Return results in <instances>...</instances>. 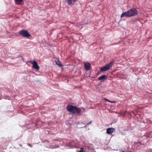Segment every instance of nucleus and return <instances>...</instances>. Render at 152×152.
<instances>
[{
  "instance_id": "obj_8",
  "label": "nucleus",
  "mask_w": 152,
  "mask_h": 152,
  "mask_svg": "<svg viewBox=\"0 0 152 152\" xmlns=\"http://www.w3.org/2000/svg\"><path fill=\"white\" fill-rule=\"evenodd\" d=\"M106 78L107 77L106 75H103L98 77V80H104L106 79Z\"/></svg>"
},
{
  "instance_id": "obj_1",
  "label": "nucleus",
  "mask_w": 152,
  "mask_h": 152,
  "mask_svg": "<svg viewBox=\"0 0 152 152\" xmlns=\"http://www.w3.org/2000/svg\"><path fill=\"white\" fill-rule=\"evenodd\" d=\"M138 13L137 10L135 8H132L126 12H123L121 14V17H131L136 15Z\"/></svg>"
},
{
  "instance_id": "obj_6",
  "label": "nucleus",
  "mask_w": 152,
  "mask_h": 152,
  "mask_svg": "<svg viewBox=\"0 0 152 152\" xmlns=\"http://www.w3.org/2000/svg\"><path fill=\"white\" fill-rule=\"evenodd\" d=\"M115 132V129L113 127L109 128L107 129L106 132L108 134H110Z\"/></svg>"
},
{
  "instance_id": "obj_3",
  "label": "nucleus",
  "mask_w": 152,
  "mask_h": 152,
  "mask_svg": "<svg viewBox=\"0 0 152 152\" xmlns=\"http://www.w3.org/2000/svg\"><path fill=\"white\" fill-rule=\"evenodd\" d=\"M19 33L20 35L24 37H28L31 36L28 31L25 30H22L20 31H19Z\"/></svg>"
},
{
  "instance_id": "obj_5",
  "label": "nucleus",
  "mask_w": 152,
  "mask_h": 152,
  "mask_svg": "<svg viewBox=\"0 0 152 152\" xmlns=\"http://www.w3.org/2000/svg\"><path fill=\"white\" fill-rule=\"evenodd\" d=\"M85 69L86 70H89L91 68V65L90 63L88 62H84Z\"/></svg>"
},
{
  "instance_id": "obj_13",
  "label": "nucleus",
  "mask_w": 152,
  "mask_h": 152,
  "mask_svg": "<svg viewBox=\"0 0 152 152\" xmlns=\"http://www.w3.org/2000/svg\"><path fill=\"white\" fill-rule=\"evenodd\" d=\"M84 148H80V149L79 151H78L77 152H85V151H84Z\"/></svg>"
},
{
  "instance_id": "obj_10",
  "label": "nucleus",
  "mask_w": 152,
  "mask_h": 152,
  "mask_svg": "<svg viewBox=\"0 0 152 152\" xmlns=\"http://www.w3.org/2000/svg\"><path fill=\"white\" fill-rule=\"evenodd\" d=\"M66 2L69 5H71L72 3V0H65Z\"/></svg>"
},
{
  "instance_id": "obj_24",
  "label": "nucleus",
  "mask_w": 152,
  "mask_h": 152,
  "mask_svg": "<svg viewBox=\"0 0 152 152\" xmlns=\"http://www.w3.org/2000/svg\"><path fill=\"white\" fill-rule=\"evenodd\" d=\"M123 152H125L124 151Z\"/></svg>"
},
{
  "instance_id": "obj_12",
  "label": "nucleus",
  "mask_w": 152,
  "mask_h": 152,
  "mask_svg": "<svg viewBox=\"0 0 152 152\" xmlns=\"http://www.w3.org/2000/svg\"><path fill=\"white\" fill-rule=\"evenodd\" d=\"M56 63L57 65L59 66H63V65L61 64L60 61H56Z\"/></svg>"
},
{
  "instance_id": "obj_19",
  "label": "nucleus",
  "mask_w": 152,
  "mask_h": 152,
  "mask_svg": "<svg viewBox=\"0 0 152 152\" xmlns=\"http://www.w3.org/2000/svg\"><path fill=\"white\" fill-rule=\"evenodd\" d=\"M83 124L84 125L85 124L83 122H81V123H77V124Z\"/></svg>"
},
{
  "instance_id": "obj_16",
  "label": "nucleus",
  "mask_w": 152,
  "mask_h": 152,
  "mask_svg": "<svg viewBox=\"0 0 152 152\" xmlns=\"http://www.w3.org/2000/svg\"><path fill=\"white\" fill-rule=\"evenodd\" d=\"M92 122V121H90L87 124V125H88L89 124H91Z\"/></svg>"
},
{
  "instance_id": "obj_18",
  "label": "nucleus",
  "mask_w": 152,
  "mask_h": 152,
  "mask_svg": "<svg viewBox=\"0 0 152 152\" xmlns=\"http://www.w3.org/2000/svg\"><path fill=\"white\" fill-rule=\"evenodd\" d=\"M72 0V2L74 3H75L76 2H77V1L78 0Z\"/></svg>"
},
{
  "instance_id": "obj_17",
  "label": "nucleus",
  "mask_w": 152,
  "mask_h": 152,
  "mask_svg": "<svg viewBox=\"0 0 152 152\" xmlns=\"http://www.w3.org/2000/svg\"><path fill=\"white\" fill-rule=\"evenodd\" d=\"M27 145L28 146H30L31 147H32V145L29 143H27Z\"/></svg>"
},
{
  "instance_id": "obj_22",
  "label": "nucleus",
  "mask_w": 152,
  "mask_h": 152,
  "mask_svg": "<svg viewBox=\"0 0 152 152\" xmlns=\"http://www.w3.org/2000/svg\"><path fill=\"white\" fill-rule=\"evenodd\" d=\"M19 145H20V146H21V147H22V145H21V144H19Z\"/></svg>"
},
{
  "instance_id": "obj_21",
  "label": "nucleus",
  "mask_w": 152,
  "mask_h": 152,
  "mask_svg": "<svg viewBox=\"0 0 152 152\" xmlns=\"http://www.w3.org/2000/svg\"><path fill=\"white\" fill-rule=\"evenodd\" d=\"M2 148L3 149H6V148L5 147H3Z\"/></svg>"
},
{
  "instance_id": "obj_9",
  "label": "nucleus",
  "mask_w": 152,
  "mask_h": 152,
  "mask_svg": "<svg viewBox=\"0 0 152 152\" xmlns=\"http://www.w3.org/2000/svg\"><path fill=\"white\" fill-rule=\"evenodd\" d=\"M108 70H109L108 68L105 65L104 66L102 67L100 69L101 72H105Z\"/></svg>"
},
{
  "instance_id": "obj_15",
  "label": "nucleus",
  "mask_w": 152,
  "mask_h": 152,
  "mask_svg": "<svg viewBox=\"0 0 152 152\" xmlns=\"http://www.w3.org/2000/svg\"><path fill=\"white\" fill-rule=\"evenodd\" d=\"M104 99L105 100H106L108 102H109L112 103H113L114 102H112V101H110L109 100H108L106 99Z\"/></svg>"
},
{
  "instance_id": "obj_11",
  "label": "nucleus",
  "mask_w": 152,
  "mask_h": 152,
  "mask_svg": "<svg viewBox=\"0 0 152 152\" xmlns=\"http://www.w3.org/2000/svg\"><path fill=\"white\" fill-rule=\"evenodd\" d=\"M85 148L89 150H91L92 148V147L91 145H88L85 146Z\"/></svg>"
},
{
  "instance_id": "obj_14",
  "label": "nucleus",
  "mask_w": 152,
  "mask_h": 152,
  "mask_svg": "<svg viewBox=\"0 0 152 152\" xmlns=\"http://www.w3.org/2000/svg\"><path fill=\"white\" fill-rule=\"evenodd\" d=\"M15 2H21L23 1V0H15Z\"/></svg>"
},
{
  "instance_id": "obj_4",
  "label": "nucleus",
  "mask_w": 152,
  "mask_h": 152,
  "mask_svg": "<svg viewBox=\"0 0 152 152\" xmlns=\"http://www.w3.org/2000/svg\"><path fill=\"white\" fill-rule=\"evenodd\" d=\"M31 63L33 64L32 68L37 70H38L39 68V66L37 64V63L34 60L33 61H31Z\"/></svg>"
},
{
  "instance_id": "obj_2",
  "label": "nucleus",
  "mask_w": 152,
  "mask_h": 152,
  "mask_svg": "<svg viewBox=\"0 0 152 152\" xmlns=\"http://www.w3.org/2000/svg\"><path fill=\"white\" fill-rule=\"evenodd\" d=\"M66 109L68 111L72 114H78L81 111L80 108L70 105L67 106Z\"/></svg>"
},
{
  "instance_id": "obj_7",
  "label": "nucleus",
  "mask_w": 152,
  "mask_h": 152,
  "mask_svg": "<svg viewBox=\"0 0 152 152\" xmlns=\"http://www.w3.org/2000/svg\"><path fill=\"white\" fill-rule=\"evenodd\" d=\"M114 62L110 61L109 63L107 64L106 65V66L109 69H110V68H111L113 66L114 64Z\"/></svg>"
},
{
  "instance_id": "obj_23",
  "label": "nucleus",
  "mask_w": 152,
  "mask_h": 152,
  "mask_svg": "<svg viewBox=\"0 0 152 152\" xmlns=\"http://www.w3.org/2000/svg\"><path fill=\"white\" fill-rule=\"evenodd\" d=\"M0 152H4V151H1L0 150Z\"/></svg>"
},
{
  "instance_id": "obj_20",
  "label": "nucleus",
  "mask_w": 152,
  "mask_h": 152,
  "mask_svg": "<svg viewBox=\"0 0 152 152\" xmlns=\"http://www.w3.org/2000/svg\"><path fill=\"white\" fill-rule=\"evenodd\" d=\"M87 124H86V125H85L84 126H83V127H80L81 128H83V127H84V128H86V126H87Z\"/></svg>"
}]
</instances>
